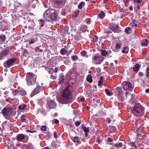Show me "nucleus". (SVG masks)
<instances>
[{"label":"nucleus","mask_w":149,"mask_h":149,"mask_svg":"<svg viewBox=\"0 0 149 149\" xmlns=\"http://www.w3.org/2000/svg\"><path fill=\"white\" fill-rule=\"evenodd\" d=\"M122 52L123 53H127L128 52V50H123L122 51Z\"/></svg>","instance_id":"obj_58"},{"label":"nucleus","mask_w":149,"mask_h":149,"mask_svg":"<svg viewBox=\"0 0 149 149\" xmlns=\"http://www.w3.org/2000/svg\"><path fill=\"white\" fill-rule=\"evenodd\" d=\"M85 4V3L84 2H81L78 6V8L80 9H81L84 7Z\"/></svg>","instance_id":"obj_21"},{"label":"nucleus","mask_w":149,"mask_h":149,"mask_svg":"<svg viewBox=\"0 0 149 149\" xmlns=\"http://www.w3.org/2000/svg\"><path fill=\"white\" fill-rule=\"evenodd\" d=\"M41 46L40 45L39 46H38L35 48V50L36 52H43V50L42 49H40V47Z\"/></svg>","instance_id":"obj_24"},{"label":"nucleus","mask_w":149,"mask_h":149,"mask_svg":"<svg viewBox=\"0 0 149 149\" xmlns=\"http://www.w3.org/2000/svg\"><path fill=\"white\" fill-rule=\"evenodd\" d=\"M141 67V65L138 63H136L134 67L133 68V69L134 71L137 72L139 70V68Z\"/></svg>","instance_id":"obj_20"},{"label":"nucleus","mask_w":149,"mask_h":149,"mask_svg":"<svg viewBox=\"0 0 149 149\" xmlns=\"http://www.w3.org/2000/svg\"><path fill=\"white\" fill-rule=\"evenodd\" d=\"M130 144L132 147H134L136 148H137L138 147L136 145V143H135L134 142H132L130 143Z\"/></svg>","instance_id":"obj_29"},{"label":"nucleus","mask_w":149,"mask_h":149,"mask_svg":"<svg viewBox=\"0 0 149 149\" xmlns=\"http://www.w3.org/2000/svg\"><path fill=\"white\" fill-rule=\"evenodd\" d=\"M71 138L72 141L74 142H75L77 143H79L80 141V138L77 137H71Z\"/></svg>","instance_id":"obj_19"},{"label":"nucleus","mask_w":149,"mask_h":149,"mask_svg":"<svg viewBox=\"0 0 149 149\" xmlns=\"http://www.w3.org/2000/svg\"><path fill=\"white\" fill-rule=\"evenodd\" d=\"M54 3L60 7H62L63 4H62V0H54Z\"/></svg>","instance_id":"obj_18"},{"label":"nucleus","mask_w":149,"mask_h":149,"mask_svg":"<svg viewBox=\"0 0 149 149\" xmlns=\"http://www.w3.org/2000/svg\"><path fill=\"white\" fill-rule=\"evenodd\" d=\"M137 134L136 135V137L137 138H139V137H141L142 135V134L141 133H137Z\"/></svg>","instance_id":"obj_51"},{"label":"nucleus","mask_w":149,"mask_h":149,"mask_svg":"<svg viewBox=\"0 0 149 149\" xmlns=\"http://www.w3.org/2000/svg\"><path fill=\"white\" fill-rule=\"evenodd\" d=\"M105 16V14L102 11H101L100 13L98 14V16L101 18H102L104 17Z\"/></svg>","instance_id":"obj_22"},{"label":"nucleus","mask_w":149,"mask_h":149,"mask_svg":"<svg viewBox=\"0 0 149 149\" xmlns=\"http://www.w3.org/2000/svg\"><path fill=\"white\" fill-rule=\"evenodd\" d=\"M16 60V57L15 56L13 58L6 61L4 63V65L5 67H9L14 63Z\"/></svg>","instance_id":"obj_8"},{"label":"nucleus","mask_w":149,"mask_h":149,"mask_svg":"<svg viewBox=\"0 0 149 149\" xmlns=\"http://www.w3.org/2000/svg\"><path fill=\"white\" fill-rule=\"evenodd\" d=\"M59 120L58 119H56L54 121V123L55 124H58L59 123Z\"/></svg>","instance_id":"obj_63"},{"label":"nucleus","mask_w":149,"mask_h":149,"mask_svg":"<svg viewBox=\"0 0 149 149\" xmlns=\"http://www.w3.org/2000/svg\"><path fill=\"white\" fill-rule=\"evenodd\" d=\"M105 91L107 95L108 96L112 95V93L109 91V90L108 89H105Z\"/></svg>","instance_id":"obj_27"},{"label":"nucleus","mask_w":149,"mask_h":149,"mask_svg":"<svg viewBox=\"0 0 149 149\" xmlns=\"http://www.w3.org/2000/svg\"><path fill=\"white\" fill-rule=\"evenodd\" d=\"M26 107V105L25 104H22L19 107V109L23 110Z\"/></svg>","instance_id":"obj_35"},{"label":"nucleus","mask_w":149,"mask_h":149,"mask_svg":"<svg viewBox=\"0 0 149 149\" xmlns=\"http://www.w3.org/2000/svg\"><path fill=\"white\" fill-rule=\"evenodd\" d=\"M96 142L98 144H100L101 142V140L99 139V137H97L96 138Z\"/></svg>","instance_id":"obj_50"},{"label":"nucleus","mask_w":149,"mask_h":149,"mask_svg":"<svg viewBox=\"0 0 149 149\" xmlns=\"http://www.w3.org/2000/svg\"><path fill=\"white\" fill-rule=\"evenodd\" d=\"M6 37L4 35H0V39L1 40L2 42H4L6 40Z\"/></svg>","instance_id":"obj_28"},{"label":"nucleus","mask_w":149,"mask_h":149,"mask_svg":"<svg viewBox=\"0 0 149 149\" xmlns=\"http://www.w3.org/2000/svg\"><path fill=\"white\" fill-rule=\"evenodd\" d=\"M111 132H114L115 133L117 132L116 127L113 126L111 127Z\"/></svg>","instance_id":"obj_31"},{"label":"nucleus","mask_w":149,"mask_h":149,"mask_svg":"<svg viewBox=\"0 0 149 149\" xmlns=\"http://www.w3.org/2000/svg\"><path fill=\"white\" fill-rule=\"evenodd\" d=\"M131 29V28L130 27H129L128 28H126L125 29V31L127 33H129L128 31L130 30Z\"/></svg>","instance_id":"obj_49"},{"label":"nucleus","mask_w":149,"mask_h":149,"mask_svg":"<svg viewBox=\"0 0 149 149\" xmlns=\"http://www.w3.org/2000/svg\"><path fill=\"white\" fill-rule=\"evenodd\" d=\"M10 50L9 47L4 48L0 52V60L3 59L4 58L8 56L10 53Z\"/></svg>","instance_id":"obj_5"},{"label":"nucleus","mask_w":149,"mask_h":149,"mask_svg":"<svg viewBox=\"0 0 149 149\" xmlns=\"http://www.w3.org/2000/svg\"><path fill=\"white\" fill-rule=\"evenodd\" d=\"M60 83L62 82L64 80V77L63 76H61L60 78Z\"/></svg>","instance_id":"obj_47"},{"label":"nucleus","mask_w":149,"mask_h":149,"mask_svg":"<svg viewBox=\"0 0 149 149\" xmlns=\"http://www.w3.org/2000/svg\"><path fill=\"white\" fill-rule=\"evenodd\" d=\"M27 24L28 26V28L29 30H33L34 29L36 24L33 22L31 21H28Z\"/></svg>","instance_id":"obj_14"},{"label":"nucleus","mask_w":149,"mask_h":149,"mask_svg":"<svg viewBox=\"0 0 149 149\" xmlns=\"http://www.w3.org/2000/svg\"><path fill=\"white\" fill-rule=\"evenodd\" d=\"M77 56L76 55H74V56H73L71 57V59L74 61H75L76 59H77Z\"/></svg>","instance_id":"obj_44"},{"label":"nucleus","mask_w":149,"mask_h":149,"mask_svg":"<svg viewBox=\"0 0 149 149\" xmlns=\"http://www.w3.org/2000/svg\"><path fill=\"white\" fill-rule=\"evenodd\" d=\"M142 130V128H138L136 130V133L137 134V133H141V131Z\"/></svg>","instance_id":"obj_46"},{"label":"nucleus","mask_w":149,"mask_h":149,"mask_svg":"<svg viewBox=\"0 0 149 149\" xmlns=\"http://www.w3.org/2000/svg\"><path fill=\"white\" fill-rule=\"evenodd\" d=\"M96 70L97 73H99L101 71V69L100 68H97L96 69Z\"/></svg>","instance_id":"obj_52"},{"label":"nucleus","mask_w":149,"mask_h":149,"mask_svg":"<svg viewBox=\"0 0 149 149\" xmlns=\"http://www.w3.org/2000/svg\"><path fill=\"white\" fill-rule=\"evenodd\" d=\"M82 128L85 132H88L89 131V127H86L85 126L82 127Z\"/></svg>","instance_id":"obj_32"},{"label":"nucleus","mask_w":149,"mask_h":149,"mask_svg":"<svg viewBox=\"0 0 149 149\" xmlns=\"http://www.w3.org/2000/svg\"><path fill=\"white\" fill-rule=\"evenodd\" d=\"M132 26L133 27H136L137 26V24H135V23H134L132 24Z\"/></svg>","instance_id":"obj_64"},{"label":"nucleus","mask_w":149,"mask_h":149,"mask_svg":"<svg viewBox=\"0 0 149 149\" xmlns=\"http://www.w3.org/2000/svg\"><path fill=\"white\" fill-rule=\"evenodd\" d=\"M2 113L6 119L9 120L13 113V110L12 108H4L2 110Z\"/></svg>","instance_id":"obj_3"},{"label":"nucleus","mask_w":149,"mask_h":149,"mask_svg":"<svg viewBox=\"0 0 149 149\" xmlns=\"http://www.w3.org/2000/svg\"><path fill=\"white\" fill-rule=\"evenodd\" d=\"M141 45L142 46H145L146 47L148 46L147 44H146V43H145V42H142L141 43Z\"/></svg>","instance_id":"obj_59"},{"label":"nucleus","mask_w":149,"mask_h":149,"mask_svg":"<svg viewBox=\"0 0 149 149\" xmlns=\"http://www.w3.org/2000/svg\"><path fill=\"white\" fill-rule=\"evenodd\" d=\"M138 75L140 76H142L143 75V73L142 72H139L138 73Z\"/></svg>","instance_id":"obj_62"},{"label":"nucleus","mask_w":149,"mask_h":149,"mask_svg":"<svg viewBox=\"0 0 149 149\" xmlns=\"http://www.w3.org/2000/svg\"><path fill=\"white\" fill-rule=\"evenodd\" d=\"M143 143L145 145L149 146V138H147L143 141Z\"/></svg>","instance_id":"obj_26"},{"label":"nucleus","mask_w":149,"mask_h":149,"mask_svg":"<svg viewBox=\"0 0 149 149\" xmlns=\"http://www.w3.org/2000/svg\"><path fill=\"white\" fill-rule=\"evenodd\" d=\"M80 124V122L79 121H77L75 123V125L76 126H78Z\"/></svg>","instance_id":"obj_56"},{"label":"nucleus","mask_w":149,"mask_h":149,"mask_svg":"<svg viewBox=\"0 0 149 149\" xmlns=\"http://www.w3.org/2000/svg\"><path fill=\"white\" fill-rule=\"evenodd\" d=\"M47 102V107L49 109H54L56 107V104L54 100H48Z\"/></svg>","instance_id":"obj_11"},{"label":"nucleus","mask_w":149,"mask_h":149,"mask_svg":"<svg viewBox=\"0 0 149 149\" xmlns=\"http://www.w3.org/2000/svg\"><path fill=\"white\" fill-rule=\"evenodd\" d=\"M110 29L114 32L119 33L121 30L119 29V25L113 23H111L110 24Z\"/></svg>","instance_id":"obj_10"},{"label":"nucleus","mask_w":149,"mask_h":149,"mask_svg":"<svg viewBox=\"0 0 149 149\" xmlns=\"http://www.w3.org/2000/svg\"><path fill=\"white\" fill-rule=\"evenodd\" d=\"M140 138L136 137L135 141L134 142L135 143H136L137 145H138L140 144Z\"/></svg>","instance_id":"obj_33"},{"label":"nucleus","mask_w":149,"mask_h":149,"mask_svg":"<svg viewBox=\"0 0 149 149\" xmlns=\"http://www.w3.org/2000/svg\"><path fill=\"white\" fill-rule=\"evenodd\" d=\"M116 49H119L120 48V45L119 44H117L116 45Z\"/></svg>","instance_id":"obj_54"},{"label":"nucleus","mask_w":149,"mask_h":149,"mask_svg":"<svg viewBox=\"0 0 149 149\" xmlns=\"http://www.w3.org/2000/svg\"><path fill=\"white\" fill-rule=\"evenodd\" d=\"M25 137L24 135L23 134H18L16 136V140L18 141H22Z\"/></svg>","instance_id":"obj_17"},{"label":"nucleus","mask_w":149,"mask_h":149,"mask_svg":"<svg viewBox=\"0 0 149 149\" xmlns=\"http://www.w3.org/2000/svg\"><path fill=\"white\" fill-rule=\"evenodd\" d=\"M50 20L51 19L54 21L57 18V11L53 9H51Z\"/></svg>","instance_id":"obj_13"},{"label":"nucleus","mask_w":149,"mask_h":149,"mask_svg":"<svg viewBox=\"0 0 149 149\" xmlns=\"http://www.w3.org/2000/svg\"><path fill=\"white\" fill-rule=\"evenodd\" d=\"M14 9L15 11H22V6L20 3L18 2H16L14 5Z\"/></svg>","instance_id":"obj_15"},{"label":"nucleus","mask_w":149,"mask_h":149,"mask_svg":"<svg viewBox=\"0 0 149 149\" xmlns=\"http://www.w3.org/2000/svg\"><path fill=\"white\" fill-rule=\"evenodd\" d=\"M43 90V87L42 86H37L31 93V97L38 93Z\"/></svg>","instance_id":"obj_9"},{"label":"nucleus","mask_w":149,"mask_h":149,"mask_svg":"<svg viewBox=\"0 0 149 149\" xmlns=\"http://www.w3.org/2000/svg\"><path fill=\"white\" fill-rule=\"evenodd\" d=\"M142 0H134V1L135 2H136L137 3H140L141 1Z\"/></svg>","instance_id":"obj_57"},{"label":"nucleus","mask_w":149,"mask_h":149,"mask_svg":"<svg viewBox=\"0 0 149 149\" xmlns=\"http://www.w3.org/2000/svg\"><path fill=\"white\" fill-rule=\"evenodd\" d=\"M54 137L55 138H57V135L56 132H54Z\"/></svg>","instance_id":"obj_60"},{"label":"nucleus","mask_w":149,"mask_h":149,"mask_svg":"<svg viewBox=\"0 0 149 149\" xmlns=\"http://www.w3.org/2000/svg\"><path fill=\"white\" fill-rule=\"evenodd\" d=\"M6 141H7V142L8 144H9L10 145H12L13 142L10 140V139L9 138H7Z\"/></svg>","instance_id":"obj_40"},{"label":"nucleus","mask_w":149,"mask_h":149,"mask_svg":"<svg viewBox=\"0 0 149 149\" xmlns=\"http://www.w3.org/2000/svg\"><path fill=\"white\" fill-rule=\"evenodd\" d=\"M122 85L123 86V89L125 91L128 90L131 91L133 90L134 88L132 84L128 81H126L123 82L122 84Z\"/></svg>","instance_id":"obj_7"},{"label":"nucleus","mask_w":149,"mask_h":149,"mask_svg":"<svg viewBox=\"0 0 149 149\" xmlns=\"http://www.w3.org/2000/svg\"><path fill=\"white\" fill-rule=\"evenodd\" d=\"M62 97V99L65 101V102H66L68 100L72 98V93L69 89V87H67L63 90Z\"/></svg>","instance_id":"obj_4"},{"label":"nucleus","mask_w":149,"mask_h":149,"mask_svg":"<svg viewBox=\"0 0 149 149\" xmlns=\"http://www.w3.org/2000/svg\"><path fill=\"white\" fill-rule=\"evenodd\" d=\"M144 111V107L141 105L137 104L134 106L132 110V113L136 117H141L144 115V113L142 112Z\"/></svg>","instance_id":"obj_1"},{"label":"nucleus","mask_w":149,"mask_h":149,"mask_svg":"<svg viewBox=\"0 0 149 149\" xmlns=\"http://www.w3.org/2000/svg\"><path fill=\"white\" fill-rule=\"evenodd\" d=\"M35 41V40L34 39H32L31 40L29 41V44L30 45L33 44L34 43Z\"/></svg>","instance_id":"obj_45"},{"label":"nucleus","mask_w":149,"mask_h":149,"mask_svg":"<svg viewBox=\"0 0 149 149\" xmlns=\"http://www.w3.org/2000/svg\"><path fill=\"white\" fill-rule=\"evenodd\" d=\"M123 91L120 90L118 91L117 94L116 95L118 100L121 102H123L124 100V98L123 95Z\"/></svg>","instance_id":"obj_16"},{"label":"nucleus","mask_w":149,"mask_h":149,"mask_svg":"<svg viewBox=\"0 0 149 149\" xmlns=\"http://www.w3.org/2000/svg\"><path fill=\"white\" fill-rule=\"evenodd\" d=\"M98 39V38L96 36H95L93 38V41L95 42H96L97 41Z\"/></svg>","instance_id":"obj_43"},{"label":"nucleus","mask_w":149,"mask_h":149,"mask_svg":"<svg viewBox=\"0 0 149 149\" xmlns=\"http://www.w3.org/2000/svg\"><path fill=\"white\" fill-rule=\"evenodd\" d=\"M37 76L35 74L28 72L26 74V81L27 85L32 86L34 85L36 82Z\"/></svg>","instance_id":"obj_2"},{"label":"nucleus","mask_w":149,"mask_h":149,"mask_svg":"<svg viewBox=\"0 0 149 149\" xmlns=\"http://www.w3.org/2000/svg\"><path fill=\"white\" fill-rule=\"evenodd\" d=\"M20 94L22 95H26V93L24 90H21L20 91Z\"/></svg>","instance_id":"obj_39"},{"label":"nucleus","mask_w":149,"mask_h":149,"mask_svg":"<svg viewBox=\"0 0 149 149\" xmlns=\"http://www.w3.org/2000/svg\"><path fill=\"white\" fill-rule=\"evenodd\" d=\"M67 51L65 48H62L60 51L61 54L63 55H64L67 53Z\"/></svg>","instance_id":"obj_25"},{"label":"nucleus","mask_w":149,"mask_h":149,"mask_svg":"<svg viewBox=\"0 0 149 149\" xmlns=\"http://www.w3.org/2000/svg\"><path fill=\"white\" fill-rule=\"evenodd\" d=\"M25 116H25L24 114L22 115L21 116V120H20V121L21 122H24L25 121L26 119L25 118Z\"/></svg>","instance_id":"obj_34"},{"label":"nucleus","mask_w":149,"mask_h":149,"mask_svg":"<svg viewBox=\"0 0 149 149\" xmlns=\"http://www.w3.org/2000/svg\"><path fill=\"white\" fill-rule=\"evenodd\" d=\"M28 52L27 50L25 49L23 52V55L24 56L26 57L28 54Z\"/></svg>","instance_id":"obj_38"},{"label":"nucleus","mask_w":149,"mask_h":149,"mask_svg":"<svg viewBox=\"0 0 149 149\" xmlns=\"http://www.w3.org/2000/svg\"><path fill=\"white\" fill-rule=\"evenodd\" d=\"M102 78L101 77L100 78V80L98 81V86H100L102 84Z\"/></svg>","instance_id":"obj_42"},{"label":"nucleus","mask_w":149,"mask_h":149,"mask_svg":"<svg viewBox=\"0 0 149 149\" xmlns=\"http://www.w3.org/2000/svg\"><path fill=\"white\" fill-rule=\"evenodd\" d=\"M61 41L62 42H63V43L64 44H65L66 43V41L65 39H61Z\"/></svg>","instance_id":"obj_53"},{"label":"nucleus","mask_w":149,"mask_h":149,"mask_svg":"<svg viewBox=\"0 0 149 149\" xmlns=\"http://www.w3.org/2000/svg\"><path fill=\"white\" fill-rule=\"evenodd\" d=\"M113 140V139H111V138H109L108 139V141L109 142H111Z\"/></svg>","instance_id":"obj_61"},{"label":"nucleus","mask_w":149,"mask_h":149,"mask_svg":"<svg viewBox=\"0 0 149 149\" xmlns=\"http://www.w3.org/2000/svg\"><path fill=\"white\" fill-rule=\"evenodd\" d=\"M101 53L102 55L105 56L108 53L106 50H104L101 52Z\"/></svg>","instance_id":"obj_36"},{"label":"nucleus","mask_w":149,"mask_h":149,"mask_svg":"<svg viewBox=\"0 0 149 149\" xmlns=\"http://www.w3.org/2000/svg\"><path fill=\"white\" fill-rule=\"evenodd\" d=\"M104 59V57L101 55H96L93 57L92 62L95 64H99L102 62Z\"/></svg>","instance_id":"obj_6"},{"label":"nucleus","mask_w":149,"mask_h":149,"mask_svg":"<svg viewBox=\"0 0 149 149\" xmlns=\"http://www.w3.org/2000/svg\"><path fill=\"white\" fill-rule=\"evenodd\" d=\"M146 72L147 73L146 76L147 77H148V78L149 79V67L147 68Z\"/></svg>","instance_id":"obj_37"},{"label":"nucleus","mask_w":149,"mask_h":149,"mask_svg":"<svg viewBox=\"0 0 149 149\" xmlns=\"http://www.w3.org/2000/svg\"><path fill=\"white\" fill-rule=\"evenodd\" d=\"M51 9L46 10L44 13V18L45 20L48 21H50Z\"/></svg>","instance_id":"obj_12"},{"label":"nucleus","mask_w":149,"mask_h":149,"mask_svg":"<svg viewBox=\"0 0 149 149\" xmlns=\"http://www.w3.org/2000/svg\"><path fill=\"white\" fill-rule=\"evenodd\" d=\"M54 69L53 68H48L47 70V71L50 74H52L54 73Z\"/></svg>","instance_id":"obj_30"},{"label":"nucleus","mask_w":149,"mask_h":149,"mask_svg":"<svg viewBox=\"0 0 149 149\" xmlns=\"http://www.w3.org/2000/svg\"><path fill=\"white\" fill-rule=\"evenodd\" d=\"M26 132H29L31 133H33V132H36V131H34V130L31 131V130H27Z\"/></svg>","instance_id":"obj_55"},{"label":"nucleus","mask_w":149,"mask_h":149,"mask_svg":"<svg viewBox=\"0 0 149 149\" xmlns=\"http://www.w3.org/2000/svg\"><path fill=\"white\" fill-rule=\"evenodd\" d=\"M47 126L46 125L42 126L41 128V130L43 131H45L46 129Z\"/></svg>","instance_id":"obj_41"},{"label":"nucleus","mask_w":149,"mask_h":149,"mask_svg":"<svg viewBox=\"0 0 149 149\" xmlns=\"http://www.w3.org/2000/svg\"><path fill=\"white\" fill-rule=\"evenodd\" d=\"M92 76L91 74H88L86 78V80L87 81H88L90 83H91L93 81L92 80Z\"/></svg>","instance_id":"obj_23"},{"label":"nucleus","mask_w":149,"mask_h":149,"mask_svg":"<svg viewBox=\"0 0 149 149\" xmlns=\"http://www.w3.org/2000/svg\"><path fill=\"white\" fill-rule=\"evenodd\" d=\"M81 54L83 56H85L86 54H87L86 52L85 51H82L81 52Z\"/></svg>","instance_id":"obj_48"}]
</instances>
